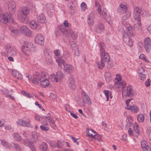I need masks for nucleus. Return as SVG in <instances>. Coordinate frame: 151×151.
Instances as JSON below:
<instances>
[{
    "mask_svg": "<svg viewBox=\"0 0 151 151\" xmlns=\"http://www.w3.org/2000/svg\"><path fill=\"white\" fill-rule=\"evenodd\" d=\"M147 12L144 10H142L139 7H137L134 11L133 17L135 20H136L138 22L134 25V27L135 29L137 30L141 29L142 25L141 23V17L144 16L147 14Z\"/></svg>",
    "mask_w": 151,
    "mask_h": 151,
    "instance_id": "2",
    "label": "nucleus"
},
{
    "mask_svg": "<svg viewBox=\"0 0 151 151\" xmlns=\"http://www.w3.org/2000/svg\"><path fill=\"white\" fill-rule=\"evenodd\" d=\"M38 23L34 20L32 21L29 23V25L30 27L33 29H36L38 26Z\"/></svg>",
    "mask_w": 151,
    "mask_h": 151,
    "instance_id": "29",
    "label": "nucleus"
},
{
    "mask_svg": "<svg viewBox=\"0 0 151 151\" xmlns=\"http://www.w3.org/2000/svg\"><path fill=\"white\" fill-rule=\"evenodd\" d=\"M37 19L38 21L42 24L45 23L47 22L45 15L42 13L38 15Z\"/></svg>",
    "mask_w": 151,
    "mask_h": 151,
    "instance_id": "20",
    "label": "nucleus"
},
{
    "mask_svg": "<svg viewBox=\"0 0 151 151\" xmlns=\"http://www.w3.org/2000/svg\"><path fill=\"white\" fill-rule=\"evenodd\" d=\"M137 119L139 122H142L144 120V117L143 115L140 114L137 116Z\"/></svg>",
    "mask_w": 151,
    "mask_h": 151,
    "instance_id": "38",
    "label": "nucleus"
},
{
    "mask_svg": "<svg viewBox=\"0 0 151 151\" xmlns=\"http://www.w3.org/2000/svg\"><path fill=\"white\" fill-rule=\"evenodd\" d=\"M9 29L11 31V35L13 36H15L16 34H17L19 30L12 26L9 27Z\"/></svg>",
    "mask_w": 151,
    "mask_h": 151,
    "instance_id": "27",
    "label": "nucleus"
},
{
    "mask_svg": "<svg viewBox=\"0 0 151 151\" xmlns=\"http://www.w3.org/2000/svg\"><path fill=\"white\" fill-rule=\"evenodd\" d=\"M45 126L42 125L40 126V128L41 129L44 131H48L49 129V127H45Z\"/></svg>",
    "mask_w": 151,
    "mask_h": 151,
    "instance_id": "47",
    "label": "nucleus"
},
{
    "mask_svg": "<svg viewBox=\"0 0 151 151\" xmlns=\"http://www.w3.org/2000/svg\"><path fill=\"white\" fill-rule=\"evenodd\" d=\"M128 37V36L125 37L123 35V40L127 45L130 47H131L133 45L132 42Z\"/></svg>",
    "mask_w": 151,
    "mask_h": 151,
    "instance_id": "23",
    "label": "nucleus"
},
{
    "mask_svg": "<svg viewBox=\"0 0 151 151\" xmlns=\"http://www.w3.org/2000/svg\"><path fill=\"white\" fill-rule=\"evenodd\" d=\"M67 29L63 28V25L59 26L56 29L55 32L56 36H58L61 33L65 36V34L67 32Z\"/></svg>",
    "mask_w": 151,
    "mask_h": 151,
    "instance_id": "7",
    "label": "nucleus"
},
{
    "mask_svg": "<svg viewBox=\"0 0 151 151\" xmlns=\"http://www.w3.org/2000/svg\"><path fill=\"white\" fill-rule=\"evenodd\" d=\"M30 10L27 7H24L22 8L21 10L19 11L17 13L18 18L20 19H25V15L28 14Z\"/></svg>",
    "mask_w": 151,
    "mask_h": 151,
    "instance_id": "4",
    "label": "nucleus"
},
{
    "mask_svg": "<svg viewBox=\"0 0 151 151\" xmlns=\"http://www.w3.org/2000/svg\"><path fill=\"white\" fill-rule=\"evenodd\" d=\"M1 144L5 148H9L10 146V145L7 141L4 140H1Z\"/></svg>",
    "mask_w": 151,
    "mask_h": 151,
    "instance_id": "35",
    "label": "nucleus"
},
{
    "mask_svg": "<svg viewBox=\"0 0 151 151\" xmlns=\"http://www.w3.org/2000/svg\"><path fill=\"white\" fill-rule=\"evenodd\" d=\"M54 52L56 56H59L60 55V50H55Z\"/></svg>",
    "mask_w": 151,
    "mask_h": 151,
    "instance_id": "55",
    "label": "nucleus"
},
{
    "mask_svg": "<svg viewBox=\"0 0 151 151\" xmlns=\"http://www.w3.org/2000/svg\"><path fill=\"white\" fill-rule=\"evenodd\" d=\"M73 66L70 64H65L64 65L63 69L65 72L70 74L73 69Z\"/></svg>",
    "mask_w": 151,
    "mask_h": 151,
    "instance_id": "21",
    "label": "nucleus"
},
{
    "mask_svg": "<svg viewBox=\"0 0 151 151\" xmlns=\"http://www.w3.org/2000/svg\"><path fill=\"white\" fill-rule=\"evenodd\" d=\"M126 122H127V124L126 126L127 128L131 127L133 124L132 120L130 118H128L127 119Z\"/></svg>",
    "mask_w": 151,
    "mask_h": 151,
    "instance_id": "36",
    "label": "nucleus"
},
{
    "mask_svg": "<svg viewBox=\"0 0 151 151\" xmlns=\"http://www.w3.org/2000/svg\"><path fill=\"white\" fill-rule=\"evenodd\" d=\"M94 17L91 16V14L89 15L87 19L88 24L90 26L93 25L94 24Z\"/></svg>",
    "mask_w": 151,
    "mask_h": 151,
    "instance_id": "33",
    "label": "nucleus"
},
{
    "mask_svg": "<svg viewBox=\"0 0 151 151\" xmlns=\"http://www.w3.org/2000/svg\"><path fill=\"white\" fill-rule=\"evenodd\" d=\"M14 138L17 141H20L21 140V137L17 133H14L13 134Z\"/></svg>",
    "mask_w": 151,
    "mask_h": 151,
    "instance_id": "37",
    "label": "nucleus"
},
{
    "mask_svg": "<svg viewBox=\"0 0 151 151\" xmlns=\"http://www.w3.org/2000/svg\"><path fill=\"white\" fill-rule=\"evenodd\" d=\"M147 142L145 140H142L141 142V145L143 151H150L151 148L147 144Z\"/></svg>",
    "mask_w": 151,
    "mask_h": 151,
    "instance_id": "22",
    "label": "nucleus"
},
{
    "mask_svg": "<svg viewBox=\"0 0 151 151\" xmlns=\"http://www.w3.org/2000/svg\"><path fill=\"white\" fill-rule=\"evenodd\" d=\"M12 74L14 77H16L18 80H22V76L17 71H16L15 70L13 71Z\"/></svg>",
    "mask_w": 151,
    "mask_h": 151,
    "instance_id": "26",
    "label": "nucleus"
},
{
    "mask_svg": "<svg viewBox=\"0 0 151 151\" xmlns=\"http://www.w3.org/2000/svg\"><path fill=\"white\" fill-rule=\"evenodd\" d=\"M43 76V75L40 74L38 72H35L33 75L32 79L31 80L32 82L35 84L37 85L39 81H41Z\"/></svg>",
    "mask_w": 151,
    "mask_h": 151,
    "instance_id": "6",
    "label": "nucleus"
},
{
    "mask_svg": "<svg viewBox=\"0 0 151 151\" xmlns=\"http://www.w3.org/2000/svg\"><path fill=\"white\" fill-rule=\"evenodd\" d=\"M104 93L106 97L107 96H109V94H111V91L109 90H105L104 91Z\"/></svg>",
    "mask_w": 151,
    "mask_h": 151,
    "instance_id": "54",
    "label": "nucleus"
},
{
    "mask_svg": "<svg viewBox=\"0 0 151 151\" xmlns=\"http://www.w3.org/2000/svg\"><path fill=\"white\" fill-rule=\"evenodd\" d=\"M127 134H124L122 136V139L124 141L126 140H127Z\"/></svg>",
    "mask_w": 151,
    "mask_h": 151,
    "instance_id": "64",
    "label": "nucleus"
},
{
    "mask_svg": "<svg viewBox=\"0 0 151 151\" xmlns=\"http://www.w3.org/2000/svg\"><path fill=\"white\" fill-rule=\"evenodd\" d=\"M138 73L139 74V76L140 77L141 80L144 81L146 78V75H147L146 70L144 68H139Z\"/></svg>",
    "mask_w": 151,
    "mask_h": 151,
    "instance_id": "9",
    "label": "nucleus"
},
{
    "mask_svg": "<svg viewBox=\"0 0 151 151\" xmlns=\"http://www.w3.org/2000/svg\"><path fill=\"white\" fill-rule=\"evenodd\" d=\"M104 29V25L100 23L96 25L94 29V30L96 32L99 33L102 32Z\"/></svg>",
    "mask_w": 151,
    "mask_h": 151,
    "instance_id": "24",
    "label": "nucleus"
},
{
    "mask_svg": "<svg viewBox=\"0 0 151 151\" xmlns=\"http://www.w3.org/2000/svg\"><path fill=\"white\" fill-rule=\"evenodd\" d=\"M127 8L126 5L121 4L117 9V12L120 14H124L126 13Z\"/></svg>",
    "mask_w": 151,
    "mask_h": 151,
    "instance_id": "17",
    "label": "nucleus"
},
{
    "mask_svg": "<svg viewBox=\"0 0 151 151\" xmlns=\"http://www.w3.org/2000/svg\"><path fill=\"white\" fill-rule=\"evenodd\" d=\"M40 148L42 151H45L47 148V146L45 142H42L40 146Z\"/></svg>",
    "mask_w": 151,
    "mask_h": 151,
    "instance_id": "34",
    "label": "nucleus"
},
{
    "mask_svg": "<svg viewBox=\"0 0 151 151\" xmlns=\"http://www.w3.org/2000/svg\"><path fill=\"white\" fill-rule=\"evenodd\" d=\"M23 143L25 145L30 147L32 151H36L34 147V144L33 142L27 139H25L24 140Z\"/></svg>",
    "mask_w": 151,
    "mask_h": 151,
    "instance_id": "16",
    "label": "nucleus"
},
{
    "mask_svg": "<svg viewBox=\"0 0 151 151\" xmlns=\"http://www.w3.org/2000/svg\"><path fill=\"white\" fill-rule=\"evenodd\" d=\"M139 58L140 59H143L145 62H149V61L145 58V55L144 54H141L139 56Z\"/></svg>",
    "mask_w": 151,
    "mask_h": 151,
    "instance_id": "50",
    "label": "nucleus"
},
{
    "mask_svg": "<svg viewBox=\"0 0 151 151\" xmlns=\"http://www.w3.org/2000/svg\"><path fill=\"white\" fill-rule=\"evenodd\" d=\"M63 24L64 25H63V28H65L67 29L66 28L68 27L69 29H70L71 25L70 24L68 23V21L67 20H65Z\"/></svg>",
    "mask_w": 151,
    "mask_h": 151,
    "instance_id": "39",
    "label": "nucleus"
},
{
    "mask_svg": "<svg viewBox=\"0 0 151 151\" xmlns=\"http://www.w3.org/2000/svg\"><path fill=\"white\" fill-rule=\"evenodd\" d=\"M6 49V53L8 55L14 56L17 53L15 49L10 46H7Z\"/></svg>",
    "mask_w": 151,
    "mask_h": 151,
    "instance_id": "12",
    "label": "nucleus"
},
{
    "mask_svg": "<svg viewBox=\"0 0 151 151\" xmlns=\"http://www.w3.org/2000/svg\"><path fill=\"white\" fill-rule=\"evenodd\" d=\"M128 133L129 135L130 136H132L134 135L136 136V135L133 134V132L131 128H129L128 130Z\"/></svg>",
    "mask_w": 151,
    "mask_h": 151,
    "instance_id": "52",
    "label": "nucleus"
},
{
    "mask_svg": "<svg viewBox=\"0 0 151 151\" xmlns=\"http://www.w3.org/2000/svg\"><path fill=\"white\" fill-rule=\"evenodd\" d=\"M127 35L128 36H134V34H133L132 29V27L131 26L127 27L126 29Z\"/></svg>",
    "mask_w": 151,
    "mask_h": 151,
    "instance_id": "28",
    "label": "nucleus"
},
{
    "mask_svg": "<svg viewBox=\"0 0 151 151\" xmlns=\"http://www.w3.org/2000/svg\"><path fill=\"white\" fill-rule=\"evenodd\" d=\"M104 76L106 82L109 83L111 80V74L108 72H106L104 74Z\"/></svg>",
    "mask_w": 151,
    "mask_h": 151,
    "instance_id": "32",
    "label": "nucleus"
},
{
    "mask_svg": "<svg viewBox=\"0 0 151 151\" xmlns=\"http://www.w3.org/2000/svg\"><path fill=\"white\" fill-rule=\"evenodd\" d=\"M85 98L86 99V100L87 101L86 103H87L88 104H92V102L91 100L88 96V95L86 96L85 97Z\"/></svg>",
    "mask_w": 151,
    "mask_h": 151,
    "instance_id": "48",
    "label": "nucleus"
},
{
    "mask_svg": "<svg viewBox=\"0 0 151 151\" xmlns=\"http://www.w3.org/2000/svg\"><path fill=\"white\" fill-rule=\"evenodd\" d=\"M120 85L122 86V88H125V87L126 86V82L123 81H122L120 83Z\"/></svg>",
    "mask_w": 151,
    "mask_h": 151,
    "instance_id": "63",
    "label": "nucleus"
},
{
    "mask_svg": "<svg viewBox=\"0 0 151 151\" xmlns=\"http://www.w3.org/2000/svg\"><path fill=\"white\" fill-rule=\"evenodd\" d=\"M150 79L148 78L145 82V84L147 87L150 85Z\"/></svg>",
    "mask_w": 151,
    "mask_h": 151,
    "instance_id": "62",
    "label": "nucleus"
},
{
    "mask_svg": "<svg viewBox=\"0 0 151 151\" xmlns=\"http://www.w3.org/2000/svg\"><path fill=\"white\" fill-rule=\"evenodd\" d=\"M139 125L137 123H134V124L133 125V129L134 131L137 134V135H136V136H137L140 134V132L139 130Z\"/></svg>",
    "mask_w": 151,
    "mask_h": 151,
    "instance_id": "30",
    "label": "nucleus"
},
{
    "mask_svg": "<svg viewBox=\"0 0 151 151\" xmlns=\"http://www.w3.org/2000/svg\"><path fill=\"white\" fill-rule=\"evenodd\" d=\"M44 55L46 57L50 56V54L49 53L48 51L47 50H44Z\"/></svg>",
    "mask_w": 151,
    "mask_h": 151,
    "instance_id": "60",
    "label": "nucleus"
},
{
    "mask_svg": "<svg viewBox=\"0 0 151 151\" xmlns=\"http://www.w3.org/2000/svg\"><path fill=\"white\" fill-rule=\"evenodd\" d=\"M127 95L129 97H132L134 93L132 91L131 87L130 86H128L127 88Z\"/></svg>",
    "mask_w": 151,
    "mask_h": 151,
    "instance_id": "31",
    "label": "nucleus"
},
{
    "mask_svg": "<svg viewBox=\"0 0 151 151\" xmlns=\"http://www.w3.org/2000/svg\"><path fill=\"white\" fill-rule=\"evenodd\" d=\"M116 80L118 81H120L122 79L121 76L119 74H117L116 75Z\"/></svg>",
    "mask_w": 151,
    "mask_h": 151,
    "instance_id": "57",
    "label": "nucleus"
},
{
    "mask_svg": "<svg viewBox=\"0 0 151 151\" xmlns=\"http://www.w3.org/2000/svg\"><path fill=\"white\" fill-rule=\"evenodd\" d=\"M98 134V135L97 134V135H96V137H95V138L99 141H102V139L101 136L100 135H99Z\"/></svg>",
    "mask_w": 151,
    "mask_h": 151,
    "instance_id": "56",
    "label": "nucleus"
},
{
    "mask_svg": "<svg viewBox=\"0 0 151 151\" xmlns=\"http://www.w3.org/2000/svg\"><path fill=\"white\" fill-rule=\"evenodd\" d=\"M78 34L71 29H69L67 30V32L65 34V36L68 37H71L72 39H75L78 37Z\"/></svg>",
    "mask_w": 151,
    "mask_h": 151,
    "instance_id": "13",
    "label": "nucleus"
},
{
    "mask_svg": "<svg viewBox=\"0 0 151 151\" xmlns=\"http://www.w3.org/2000/svg\"><path fill=\"white\" fill-rule=\"evenodd\" d=\"M45 60L47 64L50 65L52 63V61L51 59L50 56L46 57Z\"/></svg>",
    "mask_w": 151,
    "mask_h": 151,
    "instance_id": "41",
    "label": "nucleus"
},
{
    "mask_svg": "<svg viewBox=\"0 0 151 151\" xmlns=\"http://www.w3.org/2000/svg\"><path fill=\"white\" fill-rule=\"evenodd\" d=\"M32 138L34 139V141H36L38 139V137L37 134H33L32 135Z\"/></svg>",
    "mask_w": 151,
    "mask_h": 151,
    "instance_id": "59",
    "label": "nucleus"
},
{
    "mask_svg": "<svg viewBox=\"0 0 151 151\" xmlns=\"http://www.w3.org/2000/svg\"><path fill=\"white\" fill-rule=\"evenodd\" d=\"M130 14L129 13H127V14L125 15L122 17V20H125L128 19L130 17Z\"/></svg>",
    "mask_w": 151,
    "mask_h": 151,
    "instance_id": "51",
    "label": "nucleus"
},
{
    "mask_svg": "<svg viewBox=\"0 0 151 151\" xmlns=\"http://www.w3.org/2000/svg\"><path fill=\"white\" fill-rule=\"evenodd\" d=\"M20 29L22 32L25 35L29 37L31 35V31L26 26H23Z\"/></svg>",
    "mask_w": 151,
    "mask_h": 151,
    "instance_id": "14",
    "label": "nucleus"
},
{
    "mask_svg": "<svg viewBox=\"0 0 151 151\" xmlns=\"http://www.w3.org/2000/svg\"><path fill=\"white\" fill-rule=\"evenodd\" d=\"M70 115L73 118L76 119H77L78 118V116L76 114H74L70 112Z\"/></svg>",
    "mask_w": 151,
    "mask_h": 151,
    "instance_id": "61",
    "label": "nucleus"
},
{
    "mask_svg": "<svg viewBox=\"0 0 151 151\" xmlns=\"http://www.w3.org/2000/svg\"><path fill=\"white\" fill-rule=\"evenodd\" d=\"M17 124L18 125L23 126L24 127H29L30 124L28 122L24 121L22 119L18 120L17 121Z\"/></svg>",
    "mask_w": 151,
    "mask_h": 151,
    "instance_id": "25",
    "label": "nucleus"
},
{
    "mask_svg": "<svg viewBox=\"0 0 151 151\" xmlns=\"http://www.w3.org/2000/svg\"><path fill=\"white\" fill-rule=\"evenodd\" d=\"M105 19L106 21L109 23L110 24H111L112 23V22L110 21V18L108 17H107V15L104 16Z\"/></svg>",
    "mask_w": 151,
    "mask_h": 151,
    "instance_id": "53",
    "label": "nucleus"
},
{
    "mask_svg": "<svg viewBox=\"0 0 151 151\" xmlns=\"http://www.w3.org/2000/svg\"><path fill=\"white\" fill-rule=\"evenodd\" d=\"M11 145L12 147H14L17 151H20L22 150V148L19 145H18L17 144H15L14 143H12L11 144Z\"/></svg>",
    "mask_w": 151,
    "mask_h": 151,
    "instance_id": "40",
    "label": "nucleus"
},
{
    "mask_svg": "<svg viewBox=\"0 0 151 151\" xmlns=\"http://www.w3.org/2000/svg\"><path fill=\"white\" fill-rule=\"evenodd\" d=\"M68 85L72 89H74L76 88L75 80L73 76L72 75H70L68 77Z\"/></svg>",
    "mask_w": 151,
    "mask_h": 151,
    "instance_id": "11",
    "label": "nucleus"
},
{
    "mask_svg": "<svg viewBox=\"0 0 151 151\" xmlns=\"http://www.w3.org/2000/svg\"><path fill=\"white\" fill-rule=\"evenodd\" d=\"M91 132H92V131H91V129L90 130L88 129L86 130V133L88 136L93 138L94 139L95 138V135H93V134L91 133Z\"/></svg>",
    "mask_w": 151,
    "mask_h": 151,
    "instance_id": "43",
    "label": "nucleus"
},
{
    "mask_svg": "<svg viewBox=\"0 0 151 151\" xmlns=\"http://www.w3.org/2000/svg\"><path fill=\"white\" fill-rule=\"evenodd\" d=\"M1 21L5 23H9L12 24L14 23V18L11 14L8 12H5L3 14L1 17Z\"/></svg>",
    "mask_w": 151,
    "mask_h": 151,
    "instance_id": "3",
    "label": "nucleus"
},
{
    "mask_svg": "<svg viewBox=\"0 0 151 151\" xmlns=\"http://www.w3.org/2000/svg\"><path fill=\"white\" fill-rule=\"evenodd\" d=\"M8 10L10 14H14L16 10V4L14 1H9L8 4Z\"/></svg>",
    "mask_w": 151,
    "mask_h": 151,
    "instance_id": "8",
    "label": "nucleus"
},
{
    "mask_svg": "<svg viewBox=\"0 0 151 151\" xmlns=\"http://www.w3.org/2000/svg\"><path fill=\"white\" fill-rule=\"evenodd\" d=\"M64 142L62 140H59L57 144V146L59 148H62L63 147Z\"/></svg>",
    "mask_w": 151,
    "mask_h": 151,
    "instance_id": "44",
    "label": "nucleus"
},
{
    "mask_svg": "<svg viewBox=\"0 0 151 151\" xmlns=\"http://www.w3.org/2000/svg\"><path fill=\"white\" fill-rule=\"evenodd\" d=\"M49 123L52 127L54 129L55 127H56L55 122L54 120L52 119L50 120V121H49Z\"/></svg>",
    "mask_w": 151,
    "mask_h": 151,
    "instance_id": "45",
    "label": "nucleus"
},
{
    "mask_svg": "<svg viewBox=\"0 0 151 151\" xmlns=\"http://www.w3.org/2000/svg\"><path fill=\"white\" fill-rule=\"evenodd\" d=\"M86 6V4L85 3L83 2L81 4V9L83 11H85Z\"/></svg>",
    "mask_w": 151,
    "mask_h": 151,
    "instance_id": "49",
    "label": "nucleus"
},
{
    "mask_svg": "<svg viewBox=\"0 0 151 151\" xmlns=\"http://www.w3.org/2000/svg\"><path fill=\"white\" fill-rule=\"evenodd\" d=\"M44 39L43 36L41 34L37 35L35 38V42L41 45L44 44Z\"/></svg>",
    "mask_w": 151,
    "mask_h": 151,
    "instance_id": "15",
    "label": "nucleus"
},
{
    "mask_svg": "<svg viewBox=\"0 0 151 151\" xmlns=\"http://www.w3.org/2000/svg\"><path fill=\"white\" fill-rule=\"evenodd\" d=\"M99 44L100 47V54L101 60L100 62H99L98 65V68L101 69L105 66L104 62H109L110 57L108 53L105 52V46L103 42H100Z\"/></svg>",
    "mask_w": 151,
    "mask_h": 151,
    "instance_id": "1",
    "label": "nucleus"
},
{
    "mask_svg": "<svg viewBox=\"0 0 151 151\" xmlns=\"http://www.w3.org/2000/svg\"><path fill=\"white\" fill-rule=\"evenodd\" d=\"M63 76V74L60 71H58L56 73V74L52 75V78L55 80L56 82H58L60 81Z\"/></svg>",
    "mask_w": 151,
    "mask_h": 151,
    "instance_id": "19",
    "label": "nucleus"
},
{
    "mask_svg": "<svg viewBox=\"0 0 151 151\" xmlns=\"http://www.w3.org/2000/svg\"><path fill=\"white\" fill-rule=\"evenodd\" d=\"M144 47L147 52L150 51V49L151 47V41L149 37L146 38L144 40Z\"/></svg>",
    "mask_w": 151,
    "mask_h": 151,
    "instance_id": "10",
    "label": "nucleus"
},
{
    "mask_svg": "<svg viewBox=\"0 0 151 151\" xmlns=\"http://www.w3.org/2000/svg\"><path fill=\"white\" fill-rule=\"evenodd\" d=\"M56 61L58 63H64V60L61 58L58 59L56 60Z\"/></svg>",
    "mask_w": 151,
    "mask_h": 151,
    "instance_id": "58",
    "label": "nucleus"
},
{
    "mask_svg": "<svg viewBox=\"0 0 151 151\" xmlns=\"http://www.w3.org/2000/svg\"><path fill=\"white\" fill-rule=\"evenodd\" d=\"M46 75H43V76L42 78L41 81H40V84L41 86L44 88L47 86L49 85V81L48 79L45 78Z\"/></svg>",
    "mask_w": 151,
    "mask_h": 151,
    "instance_id": "18",
    "label": "nucleus"
},
{
    "mask_svg": "<svg viewBox=\"0 0 151 151\" xmlns=\"http://www.w3.org/2000/svg\"><path fill=\"white\" fill-rule=\"evenodd\" d=\"M22 48L28 52H32L35 51L36 50L35 47L33 44L31 42L26 41L23 43Z\"/></svg>",
    "mask_w": 151,
    "mask_h": 151,
    "instance_id": "5",
    "label": "nucleus"
},
{
    "mask_svg": "<svg viewBox=\"0 0 151 151\" xmlns=\"http://www.w3.org/2000/svg\"><path fill=\"white\" fill-rule=\"evenodd\" d=\"M41 121L42 122V123L44 126H47V122L46 119L43 118L42 119V117H41Z\"/></svg>",
    "mask_w": 151,
    "mask_h": 151,
    "instance_id": "46",
    "label": "nucleus"
},
{
    "mask_svg": "<svg viewBox=\"0 0 151 151\" xmlns=\"http://www.w3.org/2000/svg\"><path fill=\"white\" fill-rule=\"evenodd\" d=\"M130 110L132 112L136 113L138 111L139 109L136 105H133L132 106Z\"/></svg>",
    "mask_w": 151,
    "mask_h": 151,
    "instance_id": "42",
    "label": "nucleus"
}]
</instances>
